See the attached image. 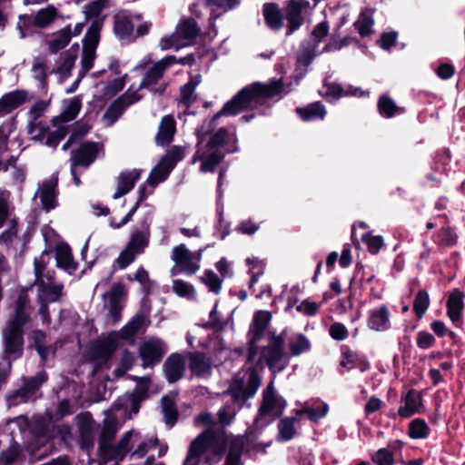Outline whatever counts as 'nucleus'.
<instances>
[{
	"label": "nucleus",
	"mask_w": 465,
	"mask_h": 465,
	"mask_svg": "<svg viewBox=\"0 0 465 465\" xmlns=\"http://www.w3.org/2000/svg\"><path fill=\"white\" fill-rule=\"evenodd\" d=\"M282 91V84L278 80L269 84L253 83L242 88L223 109L211 119L204 120L196 130L197 146L193 162L201 161L200 171L213 172L224 154L236 151L231 143H236L234 134H230L225 128H220L208 137L214 128L215 121L223 115H235L243 110H253L262 105L267 99L277 95Z\"/></svg>",
	"instance_id": "1"
},
{
	"label": "nucleus",
	"mask_w": 465,
	"mask_h": 465,
	"mask_svg": "<svg viewBox=\"0 0 465 465\" xmlns=\"http://www.w3.org/2000/svg\"><path fill=\"white\" fill-rule=\"evenodd\" d=\"M30 299L25 293L18 296L14 315L5 322L1 331V341L5 356L19 358L24 351V326L30 321Z\"/></svg>",
	"instance_id": "2"
},
{
	"label": "nucleus",
	"mask_w": 465,
	"mask_h": 465,
	"mask_svg": "<svg viewBox=\"0 0 465 465\" xmlns=\"http://www.w3.org/2000/svg\"><path fill=\"white\" fill-rule=\"evenodd\" d=\"M227 440L211 430L201 433L190 444L183 465H200L202 457L207 463H217L225 450Z\"/></svg>",
	"instance_id": "3"
},
{
	"label": "nucleus",
	"mask_w": 465,
	"mask_h": 465,
	"mask_svg": "<svg viewBox=\"0 0 465 465\" xmlns=\"http://www.w3.org/2000/svg\"><path fill=\"white\" fill-rule=\"evenodd\" d=\"M51 261V255L43 252L35 257V286L37 288V302L43 303L56 302L63 297L64 285L54 282V272L47 270L46 266Z\"/></svg>",
	"instance_id": "4"
},
{
	"label": "nucleus",
	"mask_w": 465,
	"mask_h": 465,
	"mask_svg": "<svg viewBox=\"0 0 465 465\" xmlns=\"http://www.w3.org/2000/svg\"><path fill=\"white\" fill-rule=\"evenodd\" d=\"M157 439L143 435L140 431H126L114 445V459L131 458L142 459L157 445Z\"/></svg>",
	"instance_id": "5"
},
{
	"label": "nucleus",
	"mask_w": 465,
	"mask_h": 465,
	"mask_svg": "<svg viewBox=\"0 0 465 465\" xmlns=\"http://www.w3.org/2000/svg\"><path fill=\"white\" fill-rule=\"evenodd\" d=\"M262 398V403L255 419L257 427L271 423L279 418L286 406V401L275 392L272 382H270L263 391Z\"/></svg>",
	"instance_id": "6"
},
{
	"label": "nucleus",
	"mask_w": 465,
	"mask_h": 465,
	"mask_svg": "<svg viewBox=\"0 0 465 465\" xmlns=\"http://www.w3.org/2000/svg\"><path fill=\"white\" fill-rule=\"evenodd\" d=\"M175 62L176 59L174 56H167L151 65H147L143 63L138 64L135 69L145 70L143 78L140 84V88H150L152 92L162 94L165 90L164 84H160L157 88H152V86L157 84L163 77L165 70Z\"/></svg>",
	"instance_id": "7"
},
{
	"label": "nucleus",
	"mask_w": 465,
	"mask_h": 465,
	"mask_svg": "<svg viewBox=\"0 0 465 465\" xmlns=\"http://www.w3.org/2000/svg\"><path fill=\"white\" fill-rule=\"evenodd\" d=\"M283 345V339L276 336L272 337L268 345L262 349L260 361H264L272 372L282 371L289 363Z\"/></svg>",
	"instance_id": "8"
},
{
	"label": "nucleus",
	"mask_w": 465,
	"mask_h": 465,
	"mask_svg": "<svg viewBox=\"0 0 465 465\" xmlns=\"http://www.w3.org/2000/svg\"><path fill=\"white\" fill-rule=\"evenodd\" d=\"M260 386V380L253 371L238 374L228 389V393L235 401H244L252 397Z\"/></svg>",
	"instance_id": "9"
},
{
	"label": "nucleus",
	"mask_w": 465,
	"mask_h": 465,
	"mask_svg": "<svg viewBox=\"0 0 465 465\" xmlns=\"http://www.w3.org/2000/svg\"><path fill=\"white\" fill-rule=\"evenodd\" d=\"M183 157V151L181 147L173 146L164 154L157 165L151 171L147 179L148 184L154 187L163 182L176 164Z\"/></svg>",
	"instance_id": "10"
},
{
	"label": "nucleus",
	"mask_w": 465,
	"mask_h": 465,
	"mask_svg": "<svg viewBox=\"0 0 465 465\" xmlns=\"http://www.w3.org/2000/svg\"><path fill=\"white\" fill-rule=\"evenodd\" d=\"M202 255L203 250L193 252L184 244H179L173 248L171 259L181 272L193 275L200 269Z\"/></svg>",
	"instance_id": "11"
},
{
	"label": "nucleus",
	"mask_w": 465,
	"mask_h": 465,
	"mask_svg": "<svg viewBox=\"0 0 465 465\" xmlns=\"http://www.w3.org/2000/svg\"><path fill=\"white\" fill-rule=\"evenodd\" d=\"M99 23H92L84 40L83 54L81 58V76H84L93 67V64L95 58V50L99 42Z\"/></svg>",
	"instance_id": "12"
},
{
	"label": "nucleus",
	"mask_w": 465,
	"mask_h": 465,
	"mask_svg": "<svg viewBox=\"0 0 465 465\" xmlns=\"http://www.w3.org/2000/svg\"><path fill=\"white\" fill-rule=\"evenodd\" d=\"M104 415L105 418L99 435V448L105 455H110L114 458V446L112 442L120 429V425L114 415L113 410L105 411Z\"/></svg>",
	"instance_id": "13"
},
{
	"label": "nucleus",
	"mask_w": 465,
	"mask_h": 465,
	"mask_svg": "<svg viewBox=\"0 0 465 465\" xmlns=\"http://www.w3.org/2000/svg\"><path fill=\"white\" fill-rule=\"evenodd\" d=\"M166 351L167 346L162 339L150 338L144 341L139 347L143 368L159 363Z\"/></svg>",
	"instance_id": "14"
},
{
	"label": "nucleus",
	"mask_w": 465,
	"mask_h": 465,
	"mask_svg": "<svg viewBox=\"0 0 465 465\" xmlns=\"http://www.w3.org/2000/svg\"><path fill=\"white\" fill-rule=\"evenodd\" d=\"M57 15L56 9L54 6L40 9L35 15H21L17 23V27L20 30L21 37H25L27 29L32 25L38 27H45L49 25Z\"/></svg>",
	"instance_id": "15"
},
{
	"label": "nucleus",
	"mask_w": 465,
	"mask_h": 465,
	"mask_svg": "<svg viewBox=\"0 0 465 465\" xmlns=\"http://www.w3.org/2000/svg\"><path fill=\"white\" fill-rule=\"evenodd\" d=\"M186 361L187 357L181 353H172L166 358L163 365V371L170 383L176 382L183 377Z\"/></svg>",
	"instance_id": "16"
},
{
	"label": "nucleus",
	"mask_w": 465,
	"mask_h": 465,
	"mask_svg": "<svg viewBox=\"0 0 465 465\" xmlns=\"http://www.w3.org/2000/svg\"><path fill=\"white\" fill-rule=\"evenodd\" d=\"M102 150L103 144L99 143H84L78 149L72 151L71 163L88 167Z\"/></svg>",
	"instance_id": "17"
},
{
	"label": "nucleus",
	"mask_w": 465,
	"mask_h": 465,
	"mask_svg": "<svg viewBox=\"0 0 465 465\" xmlns=\"http://www.w3.org/2000/svg\"><path fill=\"white\" fill-rule=\"evenodd\" d=\"M310 6L307 0H290L285 7V17L288 21L287 35L292 34L303 24L302 12Z\"/></svg>",
	"instance_id": "18"
},
{
	"label": "nucleus",
	"mask_w": 465,
	"mask_h": 465,
	"mask_svg": "<svg viewBox=\"0 0 465 465\" xmlns=\"http://www.w3.org/2000/svg\"><path fill=\"white\" fill-rule=\"evenodd\" d=\"M126 293V287L121 282L114 283L107 293L109 297V314L114 323L120 321L123 308L121 300Z\"/></svg>",
	"instance_id": "19"
},
{
	"label": "nucleus",
	"mask_w": 465,
	"mask_h": 465,
	"mask_svg": "<svg viewBox=\"0 0 465 465\" xmlns=\"http://www.w3.org/2000/svg\"><path fill=\"white\" fill-rule=\"evenodd\" d=\"M390 312L385 304L371 309L368 315V327L375 331H384L390 328Z\"/></svg>",
	"instance_id": "20"
},
{
	"label": "nucleus",
	"mask_w": 465,
	"mask_h": 465,
	"mask_svg": "<svg viewBox=\"0 0 465 465\" xmlns=\"http://www.w3.org/2000/svg\"><path fill=\"white\" fill-rule=\"evenodd\" d=\"M135 93L128 91L125 94L115 100L105 112L104 117L112 124L114 123L130 104L140 100Z\"/></svg>",
	"instance_id": "21"
},
{
	"label": "nucleus",
	"mask_w": 465,
	"mask_h": 465,
	"mask_svg": "<svg viewBox=\"0 0 465 465\" xmlns=\"http://www.w3.org/2000/svg\"><path fill=\"white\" fill-rule=\"evenodd\" d=\"M140 176L141 171L138 169L122 172L117 178V187L113 198L119 199L127 194L134 188Z\"/></svg>",
	"instance_id": "22"
},
{
	"label": "nucleus",
	"mask_w": 465,
	"mask_h": 465,
	"mask_svg": "<svg viewBox=\"0 0 465 465\" xmlns=\"http://www.w3.org/2000/svg\"><path fill=\"white\" fill-rule=\"evenodd\" d=\"M176 132V124L174 118L168 114L163 116L159 124L158 131L155 135V143L157 145H168L173 139Z\"/></svg>",
	"instance_id": "23"
},
{
	"label": "nucleus",
	"mask_w": 465,
	"mask_h": 465,
	"mask_svg": "<svg viewBox=\"0 0 465 465\" xmlns=\"http://www.w3.org/2000/svg\"><path fill=\"white\" fill-rule=\"evenodd\" d=\"M58 178L52 176L45 181L39 188V197L43 207L46 211L54 209L56 205V186Z\"/></svg>",
	"instance_id": "24"
},
{
	"label": "nucleus",
	"mask_w": 465,
	"mask_h": 465,
	"mask_svg": "<svg viewBox=\"0 0 465 465\" xmlns=\"http://www.w3.org/2000/svg\"><path fill=\"white\" fill-rule=\"evenodd\" d=\"M329 26L327 23L322 22L320 23L312 31V35L315 40V43L313 44L311 50L303 49L302 53L299 55V61L304 64H309L312 59L317 55L316 48L317 44L320 42L323 37H325L328 34Z\"/></svg>",
	"instance_id": "25"
},
{
	"label": "nucleus",
	"mask_w": 465,
	"mask_h": 465,
	"mask_svg": "<svg viewBox=\"0 0 465 465\" xmlns=\"http://www.w3.org/2000/svg\"><path fill=\"white\" fill-rule=\"evenodd\" d=\"M27 98L25 91L16 90L10 92L0 99V117L4 116L21 104H23Z\"/></svg>",
	"instance_id": "26"
},
{
	"label": "nucleus",
	"mask_w": 465,
	"mask_h": 465,
	"mask_svg": "<svg viewBox=\"0 0 465 465\" xmlns=\"http://www.w3.org/2000/svg\"><path fill=\"white\" fill-rule=\"evenodd\" d=\"M189 367L196 376H208L212 371V361L204 353H189Z\"/></svg>",
	"instance_id": "27"
},
{
	"label": "nucleus",
	"mask_w": 465,
	"mask_h": 465,
	"mask_svg": "<svg viewBox=\"0 0 465 465\" xmlns=\"http://www.w3.org/2000/svg\"><path fill=\"white\" fill-rule=\"evenodd\" d=\"M79 419V432L82 440V446L85 449L94 445V420L89 413L81 414Z\"/></svg>",
	"instance_id": "28"
},
{
	"label": "nucleus",
	"mask_w": 465,
	"mask_h": 465,
	"mask_svg": "<svg viewBox=\"0 0 465 465\" xmlns=\"http://www.w3.org/2000/svg\"><path fill=\"white\" fill-rule=\"evenodd\" d=\"M56 264L59 268L73 273L76 270V263L74 262L71 249L66 244H60L55 249Z\"/></svg>",
	"instance_id": "29"
},
{
	"label": "nucleus",
	"mask_w": 465,
	"mask_h": 465,
	"mask_svg": "<svg viewBox=\"0 0 465 465\" xmlns=\"http://www.w3.org/2000/svg\"><path fill=\"white\" fill-rule=\"evenodd\" d=\"M462 299L463 294L458 289L454 290L450 294L447 302L448 315L453 323L461 322V312L463 308Z\"/></svg>",
	"instance_id": "30"
},
{
	"label": "nucleus",
	"mask_w": 465,
	"mask_h": 465,
	"mask_svg": "<svg viewBox=\"0 0 465 465\" xmlns=\"http://www.w3.org/2000/svg\"><path fill=\"white\" fill-rule=\"evenodd\" d=\"M421 408V395L416 391H410L404 399V405L400 407L398 413L403 418L410 417Z\"/></svg>",
	"instance_id": "31"
},
{
	"label": "nucleus",
	"mask_w": 465,
	"mask_h": 465,
	"mask_svg": "<svg viewBox=\"0 0 465 465\" xmlns=\"http://www.w3.org/2000/svg\"><path fill=\"white\" fill-rule=\"evenodd\" d=\"M72 38V31L69 26L61 29L52 35L47 40L48 50L52 54H56L64 48Z\"/></svg>",
	"instance_id": "32"
},
{
	"label": "nucleus",
	"mask_w": 465,
	"mask_h": 465,
	"mask_svg": "<svg viewBox=\"0 0 465 465\" xmlns=\"http://www.w3.org/2000/svg\"><path fill=\"white\" fill-rule=\"evenodd\" d=\"M118 347V338L115 334H110L101 341L94 350L95 359H108Z\"/></svg>",
	"instance_id": "33"
},
{
	"label": "nucleus",
	"mask_w": 465,
	"mask_h": 465,
	"mask_svg": "<svg viewBox=\"0 0 465 465\" xmlns=\"http://www.w3.org/2000/svg\"><path fill=\"white\" fill-rule=\"evenodd\" d=\"M134 31L132 16L125 12H119L114 15V32L120 38H126Z\"/></svg>",
	"instance_id": "34"
},
{
	"label": "nucleus",
	"mask_w": 465,
	"mask_h": 465,
	"mask_svg": "<svg viewBox=\"0 0 465 465\" xmlns=\"http://www.w3.org/2000/svg\"><path fill=\"white\" fill-rule=\"evenodd\" d=\"M175 33L179 39L188 45L197 36L199 29L193 19H185L177 25Z\"/></svg>",
	"instance_id": "35"
},
{
	"label": "nucleus",
	"mask_w": 465,
	"mask_h": 465,
	"mask_svg": "<svg viewBox=\"0 0 465 465\" xmlns=\"http://www.w3.org/2000/svg\"><path fill=\"white\" fill-rule=\"evenodd\" d=\"M149 237L150 232L148 226L143 230H137L132 233L126 247L135 253L140 254L143 252L144 249L148 245Z\"/></svg>",
	"instance_id": "36"
},
{
	"label": "nucleus",
	"mask_w": 465,
	"mask_h": 465,
	"mask_svg": "<svg viewBox=\"0 0 465 465\" xmlns=\"http://www.w3.org/2000/svg\"><path fill=\"white\" fill-rule=\"evenodd\" d=\"M46 381V375L43 372L27 381L23 387L17 390L15 397H20L23 400H28L38 388Z\"/></svg>",
	"instance_id": "37"
},
{
	"label": "nucleus",
	"mask_w": 465,
	"mask_h": 465,
	"mask_svg": "<svg viewBox=\"0 0 465 465\" xmlns=\"http://www.w3.org/2000/svg\"><path fill=\"white\" fill-rule=\"evenodd\" d=\"M263 15L268 26L273 30H279L282 26V16L281 10L275 4L263 5Z\"/></svg>",
	"instance_id": "38"
},
{
	"label": "nucleus",
	"mask_w": 465,
	"mask_h": 465,
	"mask_svg": "<svg viewBox=\"0 0 465 465\" xmlns=\"http://www.w3.org/2000/svg\"><path fill=\"white\" fill-rule=\"evenodd\" d=\"M296 112L304 121L323 119L326 115V110L320 103L311 104L303 108H297Z\"/></svg>",
	"instance_id": "39"
},
{
	"label": "nucleus",
	"mask_w": 465,
	"mask_h": 465,
	"mask_svg": "<svg viewBox=\"0 0 465 465\" xmlns=\"http://www.w3.org/2000/svg\"><path fill=\"white\" fill-rule=\"evenodd\" d=\"M13 212L14 205L11 192L0 189V228L12 216Z\"/></svg>",
	"instance_id": "40"
},
{
	"label": "nucleus",
	"mask_w": 465,
	"mask_h": 465,
	"mask_svg": "<svg viewBox=\"0 0 465 465\" xmlns=\"http://www.w3.org/2000/svg\"><path fill=\"white\" fill-rule=\"evenodd\" d=\"M373 10L365 9L361 12L358 20L355 22V27L361 36H367L372 33Z\"/></svg>",
	"instance_id": "41"
},
{
	"label": "nucleus",
	"mask_w": 465,
	"mask_h": 465,
	"mask_svg": "<svg viewBox=\"0 0 465 465\" xmlns=\"http://www.w3.org/2000/svg\"><path fill=\"white\" fill-rule=\"evenodd\" d=\"M17 242H18L17 222L15 219H10L7 229H5L0 234V244L5 246L6 248H12V247H15V245Z\"/></svg>",
	"instance_id": "42"
},
{
	"label": "nucleus",
	"mask_w": 465,
	"mask_h": 465,
	"mask_svg": "<svg viewBox=\"0 0 465 465\" xmlns=\"http://www.w3.org/2000/svg\"><path fill=\"white\" fill-rule=\"evenodd\" d=\"M111 1L110 0H95L93 1L84 7V13L86 19H92L95 18V20L93 22H98L99 25L101 26V22L98 21V17L101 15V13L107 7L110 6Z\"/></svg>",
	"instance_id": "43"
},
{
	"label": "nucleus",
	"mask_w": 465,
	"mask_h": 465,
	"mask_svg": "<svg viewBox=\"0 0 465 465\" xmlns=\"http://www.w3.org/2000/svg\"><path fill=\"white\" fill-rule=\"evenodd\" d=\"M271 318L272 315L267 311H259L255 313L252 320V331L254 332V336L252 343L260 338L271 321Z\"/></svg>",
	"instance_id": "44"
},
{
	"label": "nucleus",
	"mask_w": 465,
	"mask_h": 465,
	"mask_svg": "<svg viewBox=\"0 0 465 465\" xmlns=\"http://www.w3.org/2000/svg\"><path fill=\"white\" fill-rule=\"evenodd\" d=\"M48 66H47V59L45 56H37L34 58L32 63V73L34 74V77L37 79L42 85L46 84L47 80V73Z\"/></svg>",
	"instance_id": "45"
},
{
	"label": "nucleus",
	"mask_w": 465,
	"mask_h": 465,
	"mask_svg": "<svg viewBox=\"0 0 465 465\" xmlns=\"http://www.w3.org/2000/svg\"><path fill=\"white\" fill-rule=\"evenodd\" d=\"M297 418H284L278 424L279 439L283 441L292 440L295 435L294 423Z\"/></svg>",
	"instance_id": "46"
},
{
	"label": "nucleus",
	"mask_w": 465,
	"mask_h": 465,
	"mask_svg": "<svg viewBox=\"0 0 465 465\" xmlns=\"http://www.w3.org/2000/svg\"><path fill=\"white\" fill-rule=\"evenodd\" d=\"M173 291L180 297L188 300H194L196 298V290L194 286L183 280H174L173 282Z\"/></svg>",
	"instance_id": "47"
},
{
	"label": "nucleus",
	"mask_w": 465,
	"mask_h": 465,
	"mask_svg": "<svg viewBox=\"0 0 465 465\" xmlns=\"http://www.w3.org/2000/svg\"><path fill=\"white\" fill-rule=\"evenodd\" d=\"M49 126L43 121H30L27 125L28 134L35 141L44 142Z\"/></svg>",
	"instance_id": "48"
},
{
	"label": "nucleus",
	"mask_w": 465,
	"mask_h": 465,
	"mask_svg": "<svg viewBox=\"0 0 465 465\" xmlns=\"http://www.w3.org/2000/svg\"><path fill=\"white\" fill-rule=\"evenodd\" d=\"M289 349L293 356H298L310 349V341L305 335L298 334L291 339Z\"/></svg>",
	"instance_id": "49"
},
{
	"label": "nucleus",
	"mask_w": 465,
	"mask_h": 465,
	"mask_svg": "<svg viewBox=\"0 0 465 465\" xmlns=\"http://www.w3.org/2000/svg\"><path fill=\"white\" fill-rule=\"evenodd\" d=\"M67 134V126L65 124L58 125L54 130L47 132L45 138V144L55 148L60 141L64 138Z\"/></svg>",
	"instance_id": "50"
},
{
	"label": "nucleus",
	"mask_w": 465,
	"mask_h": 465,
	"mask_svg": "<svg viewBox=\"0 0 465 465\" xmlns=\"http://www.w3.org/2000/svg\"><path fill=\"white\" fill-rule=\"evenodd\" d=\"M67 134V126L65 124L58 125L54 130L47 132L45 138V144L55 148L60 141L64 138Z\"/></svg>",
	"instance_id": "51"
},
{
	"label": "nucleus",
	"mask_w": 465,
	"mask_h": 465,
	"mask_svg": "<svg viewBox=\"0 0 465 465\" xmlns=\"http://www.w3.org/2000/svg\"><path fill=\"white\" fill-rule=\"evenodd\" d=\"M201 82V78L196 76L187 83L181 90V102L185 105H190L194 100V90L196 85Z\"/></svg>",
	"instance_id": "52"
},
{
	"label": "nucleus",
	"mask_w": 465,
	"mask_h": 465,
	"mask_svg": "<svg viewBox=\"0 0 465 465\" xmlns=\"http://www.w3.org/2000/svg\"><path fill=\"white\" fill-rule=\"evenodd\" d=\"M429 304L430 298L428 292L425 291H420L413 302V310L419 318H421L425 314Z\"/></svg>",
	"instance_id": "53"
},
{
	"label": "nucleus",
	"mask_w": 465,
	"mask_h": 465,
	"mask_svg": "<svg viewBox=\"0 0 465 465\" xmlns=\"http://www.w3.org/2000/svg\"><path fill=\"white\" fill-rule=\"evenodd\" d=\"M201 282L205 284L210 292L219 293L222 287V280L213 271H205L201 277Z\"/></svg>",
	"instance_id": "54"
},
{
	"label": "nucleus",
	"mask_w": 465,
	"mask_h": 465,
	"mask_svg": "<svg viewBox=\"0 0 465 465\" xmlns=\"http://www.w3.org/2000/svg\"><path fill=\"white\" fill-rule=\"evenodd\" d=\"M378 108L380 114L387 118L392 117L400 111V108L395 104V103L387 96H381L379 99Z\"/></svg>",
	"instance_id": "55"
},
{
	"label": "nucleus",
	"mask_w": 465,
	"mask_h": 465,
	"mask_svg": "<svg viewBox=\"0 0 465 465\" xmlns=\"http://www.w3.org/2000/svg\"><path fill=\"white\" fill-rule=\"evenodd\" d=\"M362 242L366 244L368 251L372 254H377L383 246V239L380 235H372L366 232L361 236Z\"/></svg>",
	"instance_id": "56"
},
{
	"label": "nucleus",
	"mask_w": 465,
	"mask_h": 465,
	"mask_svg": "<svg viewBox=\"0 0 465 465\" xmlns=\"http://www.w3.org/2000/svg\"><path fill=\"white\" fill-rule=\"evenodd\" d=\"M162 407L166 423L173 425L176 420L177 411L173 399L168 396L163 397Z\"/></svg>",
	"instance_id": "57"
},
{
	"label": "nucleus",
	"mask_w": 465,
	"mask_h": 465,
	"mask_svg": "<svg viewBox=\"0 0 465 465\" xmlns=\"http://www.w3.org/2000/svg\"><path fill=\"white\" fill-rule=\"evenodd\" d=\"M429 433V428L426 422L417 419L410 424L409 434L413 439L426 438Z\"/></svg>",
	"instance_id": "58"
},
{
	"label": "nucleus",
	"mask_w": 465,
	"mask_h": 465,
	"mask_svg": "<svg viewBox=\"0 0 465 465\" xmlns=\"http://www.w3.org/2000/svg\"><path fill=\"white\" fill-rule=\"evenodd\" d=\"M81 109V101L79 98L74 97L71 99L68 103V105L64 109V111L62 113L60 118L63 122H69L72 121L76 117L79 111Z\"/></svg>",
	"instance_id": "59"
},
{
	"label": "nucleus",
	"mask_w": 465,
	"mask_h": 465,
	"mask_svg": "<svg viewBox=\"0 0 465 465\" xmlns=\"http://www.w3.org/2000/svg\"><path fill=\"white\" fill-rule=\"evenodd\" d=\"M237 409L234 404H226L218 411L219 423L222 426L229 425L235 418Z\"/></svg>",
	"instance_id": "60"
},
{
	"label": "nucleus",
	"mask_w": 465,
	"mask_h": 465,
	"mask_svg": "<svg viewBox=\"0 0 465 465\" xmlns=\"http://www.w3.org/2000/svg\"><path fill=\"white\" fill-rule=\"evenodd\" d=\"M137 255V253L125 247L124 250L121 252L118 258L114 261V267L120 270L125 269L135 260Z\"/></svg>",
	"instance_id": "61"
},
{
	"label": "nucleus",
	"mask_w": 465,
	"mask_h": 465,
	"mask_svg": "<svg viewBox=\"0 0 465 465\" xmlns=\"http://www.w3.org/2000/svg\"><path fill=\"white\" fill-rule=\"evenodd\" d=\"M360 358L358 354L349 349H345L342 351L341 359L340 361V366L346 370H351L358 367Z\"/></svg>",
	"instance_id": "62"
},
{
	"label": "nucleus",
	"mask_w": 465,
	"mask_h": 465,
	"mask_svg": "<svg viewBox=\"0 0 465 465\" xmlns=\"http://www.w3.org/2000/svg\"><path fill=\"white\" fill-rule=\"evenodd\" d=\"M183 46H186V43L181 41L176 33L170 36L162 38L159 42V47L163 51L171 48L179 49Z\"/></svg>",
	"instance_id": "63"
},
{
	"label": "nucleus",
	"mask_w": 465,
	"mask_h": 465,
	"mask_svg": "<svg viewBox=\"0 0 465 465\" xmlns=\"http://www.w3.org/2000/svg\"><path fill=\"white\" fill-rule=\"evenodd\" d=\"M371 460L376 465H392L393 463L392 453L387 449H381L376 451Z\"/></svg>",
	"instance_id": "64"
}]
</instances>
